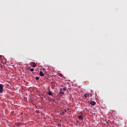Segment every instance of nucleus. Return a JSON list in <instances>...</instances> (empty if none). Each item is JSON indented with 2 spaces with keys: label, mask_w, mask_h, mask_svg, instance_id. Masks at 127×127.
<instances>
[{
  "label": "nucleus",
  "mask_w": 127,
  "mask_h": 127,
  "mask_svg": "<svg viewBox=\"0 0 127 127\" xmlns=\"http://www.w3.org/2000/svg\"><path fill=\"white\" fill-rule=\"evenodd\" d=\"M63 90H64V91H66V90H67V87H64L63 88Z\"/></svg>",
  "instance_id": "7"
},
{
  "label": "nucleus",
  "mask_w": 127,
  "mask_h": 127,
  "mask_svg": "<svg viewBox=\"0 0 127 127\" xmlns=\"http://www.w3.org/2000/svg\"><path fill=\"white\" fill-rule=\"evenodd\" d=\"M36 80L37 81L38 80H39V77L36 76Z\"/></svg>",
  "instance_id": "9"
},
{
  "label": "nucleus",
  "mask_w": 127,
  "mask_h": 127,
  "mask_svg": "<svg viewBox=\"0 0 127 127\" xmlns=\"http://www.w3.org/2000/svg\"><path fill=\"white\" fill-rule=\"evenodd\" d=\"M52 92H51V91H49V92H48V95H49V96H52Z\"/></svg>",
  "instance_id": "6"
},
{
  "label": "nucleus",
  "mask_w": 127,
  "mask_h": 127,
  "mask_svg": "<svg viewBox=\"0 0 127 127\" xmlns=\"http://www.w3.org/2000/svg\"><path fill=\"white\" fill-rule=\"evenodd\" d=\"M89 96H90V94H89L88 93H85L83 95V97H84L85 98L84 99H87V98H89Z\"/></svg>",
  "instance_id": "2"
},
{
  "label": "nucleus",
  "mask_w": 127,
  "mask_h": 127,
  "mask_svg": "<svg viewBox=\"0 0 127 127\" xmlns=\"http://www.w3.org/2000/svg\"><path fill=\"white\" fill-rule=\"evenodd\" d=\"M59 94H61V95H63V94H64V92H63V91H61V92L59 93Z\"/></svg>",
  "instance_id": "8"
},
{
  "label": "nucleus",
  "mask_w": 127,
  "mask_h": 127,
  "mask_svg": "<svg viewBox=\"0 0 127 127\" xmlns=\"http://www.w3.org/2000/svg\"><path fill=\"white\" fill-rule=\"evenodd\" d=\"M40 75L41 76V77H43V76H44V73H43V72L42 71H40L39 72Z\"/></svg>",
  "instance_id": "5"
},
{
  "label": "nucleus",
  "mask_w": 127,
  "mask_h": 127,
  "mask_svg": "<svg viewBox=\"0 0 127 127\" xmlns=\"http://www.w3.org/2000/svg\"><path fill=\"white\" fill-rule=\"evenodd\" d=\"M90 105H91V106H95V105H96V102L94 101H91Z\"/></svg>",
  "instance_id": "4"
},
{
  "label": "nucleus",
  "mask_w": 127,
  "mask_h": 127,
  "mask_svg": "<svg viewBox=\"0 0 127 127\" xmlns=\"http://www.w3.org/2000/svg\"><path fill=\"white\" fill-rule=\"evenodd\" d=\"M3 84H0V93L1 94L3 92Z\"/></svg>",
  "instance_id": "1"
},
{
  "label": "nucleus",
  "mask_w": 127,
  "mask_h": 127,
  "mask_svg": "<svg viewBox=\"0 0 127 127\" xmlns=\"http://www.w3.org/2000/svg\"><path fill=\"white\" fill-rule=\"evenodd\" d=\"M78 119H79V120H83V119H84V117L83 115H80L78 117Z\"/></svg>",
  "instance_id": "3"
},
{
  "label": "nucleus",
  "mask_w": 127,
  "mask_h": 127,
  "mask_svg": "<svg viewBox=\"0 0 127 127\" xmlns=\"http://www.w3.org/2000/svg\"><path fill=\"white\" fill-rule=\"evenodd\" d=\"M33 67H35V64H33Z\"/></svg>",
  "instance_id": "11"
},
{
  "label": "nucleus",
  "mask_w": 127,
  "mask_h": 127,
  "mask_svg": "<svg viewBox=\"0 0 127 127\" xmlns=\"http://www.w3.org/2000/svg\"><path fill=\"white\" fill-rule=\"evenodd\" d=\"M30 71H31V72H33V71H34V69H33V68H31V69H30Z\"/></svg>",
  "instance_id": "10"
}]
</instances>
